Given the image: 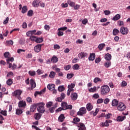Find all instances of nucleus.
<instances>
[{"instance_id": "nucleus-1", "label": "nucleus", "mask_w": 130, "mask_h": 130, "mask_svg": "<svg viewBox=\"0 0 130 130\" xmlns=\"http://www.w3.org/2000/svg\"><path fill=\"white\" fill-rule=\"evenodd\" d=\"M110 92V88L107 85H103L101 87V93L102 95H107Z\"/></svg>"}, {"instance_id": "nucleus-2", "label": "nucleus", "mask_w": 130, "mask_h": 130, "mask_svg": "<svg viewBox=\"0 0 130 130\" xmlns=\"http://www.w3.org/2000/svg\"><path fill=\"white\" fill-rule=\"evenodd\" d=\"M38 107L37 108V110L38 112H40V113H44L45 112V109H44V105H45V104L44 103H38Z\"/></svg>"}, {"instance_id": "nucleus-3", "label": "nucleus", "mask_w": 130, "mask_h": 130, "mask_svg": "<svg viewBox=\"0 0 130 130\" xmlns=\"http://www.w3.org/2000/svg\"><path fill=\"white\" fill-rule=\"evenodd\" d=\"M22 90L20 89L16 90L13 93V96L16 97L19 100H20V99H21V94H22Z\"/></svg>"}, {"instance_id": "nucleus-4", "label": "nucleus", "mask_w": 130, "mask_h": 130, "mask_svg": "<svg viewBox=\"0 0 130 130\" xmlns=\"http://www.w3.org/2000/svg\"><path fill=\"white\" fill-rule=\"evenodd\" d=\"M117 108L119 111H123L125 110V105H124V104L123 103H119L117 106Z\"/></svg>"}, {"instance_id": "nucleus-5", "label": "nucleus", "mask_w": 130, "mask_h": 130, "mask_svg": "<svg viewBox=\"0 0 130 130\" xmlns=\"http://www.w3.org/2000/svg\"><path fill=\"white\" fill-rule=\"evenodd\" d=\"M87 113V110H86L85 107H81L79 109V111L77 112V115H80L81 116H83L84 114H86Z\"/></svg>"}, {"instance_id": "nucleus-6", "label": "nucleus", "mask_w": 130, "mask_h": 130, "mask_svg": "<svg viewBox=\"0 0 130 130\" xmlns=\"http://www.w3.org/2000/svg\"><path fill=\"white\" fill-rule=\"evenodd\" d=\"M74 88H75V84L74 83H71V85H68V96H70L71 92H74Z\"/></svg>"}, {"instance_id": "nucleus-7", "label": "nucleus", "mask_w": 130, "mask_h": 130, "mask_svg": "<svg viewBox=\"0 0 130 130\" xmlns=\"http://www.w3.org/2000/svg\"><path fill=\"white\" fill-rule=\"evenodd\" d=\"M120 32L122 35H127L128 34V28L122 26L120 29Z\"/></svg>"}, {"instance_id": "nucleus-8", "label": "nucleus", "mask_w": 130, "mask_h": 130, "mask_svg": "<svg viewBox=\"0 0 130 130\" xmlns=\"http://www.w3.org/2000/svg\"><path fill=\"white\" fill-rule=\"evenodd\" d=\"M42 47V44H38L34 47V51L35 52H40L41 51V47Z\"/></svg>"}, {"instance_id": "nucleus-9", "label": "nucleus", "mask_w": 130, "mask_h": 130, "mask_svg": "<svg viewBox=\"0 0 130 130\" xmlns=\"http://www.w3.org/2000/svg\"><path fill=\"white\" fill-rule=\"evenodd\" d=\"M72 100L73 101H76L78 99V94L76 92L72 93L71 95Z\"/></svg>"}, {"instance_id": "nucleus-10", "label": "nucleus", "mask_w": 130, "mask_h": 130, "mask_svg": "<svg viewBox=\"0 0 130 130\" xmlns=\"http://www.w3.org/2000/svg\"><path fill=\"white\" fill-rule=\"evenodd\" d=\"M38 106V103L34 104L30 106V109L31 112H34V111H35V110L36 109V108H37Z\"/></svg>"}, {"instance_id": "nucleus-11", "label": "nucleus", "mask_w": 130, "mask_h": 130, "mask_svg": "<svg viewBox=\"0 0 130 130\" xmlns=\"http://www.w3.org/2000/svg\"><path fill=\"white\" fill-rule=\"evenodd\" d=\"M30 84L31 89H34V88L36 87V83L33 79H30Z\"/></svg>"}, {"instance_id": "nucleus-12", "label": "nucleus", "mask_w": 130, "mask_h": 130, "mask_svg": "<svg viewBox=\"0 0 130 130\" xmlns=\"http://www.w3.org/2000/svg\"><path fill=\"white\" fill-rule=\"evenodd\" d=\"M41 116H42V114L39 113H37L35 114L34 118L36 120H39V119L41 118Z\"/></svg>"}, {"instance_id": "nucleus-13", "label": "nucleus", "mask_w": 130, "mask_h": 130, "mask_svg": "<svg viewBox=\"0 0 130 130\" xmlns=\"http://www.w3.org/2000/svg\"><path fill=\"white\" fill-rule=\"evenodd\" d=\"M47 88L50 91H53L55 89V85L49 84L47 86Z\"/></svg>"}, {"instance_id": "nucleus-14", "label": "nucleus", "mask_w": 130, "mask_h": 130, "mask_svg": "<svg viewBox=\"0 0 130 130\" xmlns=\"http://www.w3.org/2000/svg\"><path fill=\"white\" fill-rule=\"evenodd\" d=\"M79 130H86V127H85V125L83 123H80L78 125Z\"/></svg>"}, {"instance_id": "nucleus-15", "label": "nucleus", "mask_w": 130, "mask_h": 130, "mask_svg": "<svg viewBox=\"0 0 130 130\" xmlns=\"http://www.w3.org/2000/svg\"><path fill=\"white\" fill-rule=\"evenodd\" d=\"M26 102L24 101H20L18 103V107H26Z\"/></svg>"}, {"instance_id": "nucleus-16", "label": "nucleus", "mask_w": 130, "mask_h": 130, "mask_svg": "<svg viewBox=\"0 0 130 130\" xmlns=\"http://www.w3.org/2000/svg\"><path fill=\"white\" fill-rule=\"evenodd\" d=\"M86 109L88 111H91L93 109V106H92L91 103H88L86 105Z\"/></svg>"}, {"instance_id": "nucleus-17", "label": "nucleus", "mask_w": 130, "mask_h": 130, "mask_svg": "<svg viewBox=\"0 0 130 130\" xmlns=\"http://www.w3.org/2000/svg\"><path fill=\"white\" fill-rule=\"evenodd\" d=\"M96 57L95 55V53H90L89 57H88V59L90 61H93V60H94V59H95V58Z\"/></svg>"}, {"instance_id": "nucleus-18", "label": "nucleus", "mask_w": 130, "mask_h": 130, "mask_svg": "<svg viewBox=\"0 0 130 130\" xmlns=\"http://www.w3.org/2000/svg\"><path fill=\"white\" fill-rule=\"evenodd\" d=\"M118 104V101H117V100L114 99L112 102V106L115 107H116V106L117 107Z\"/></svg>"}, {"instance_id": "nucleus-19", "label": "nucleus", "mask_w": 130, "mask_h": 130, "mask_svg": "<svg viewBox=\"0 0 130 130\" xmlns=\"http://www.w3.org/2000/svg\"><path fill=\"white\" fill-rule=\"evenodd\" d=\"M51 61H52V62H53L54 63H56V62H57V61H58V58H57V57H56L55 56H53L51 58Z\"/></svg>"}, {"instance_id": "nucleus-20", "label": "nucleus", "mask_w": 130, "mask_h": 130, "mask_svg": "<svg viewBox=\"0 0 130 130\" xmlns=\"http://www.w3.org/2000/svg\"><path fill=\"white\" fill-rule=\"evenodd\" d=\"M86 56H87V53L84 52H81L78 54V57H79V58H84L86 57Z\"/></svg>"}, {"instance_id": "nucleus-21", "label": "nucleus", "mask_w": 130, "mask_h": 130, "mask_svg": "<svg viewBox=\"0 0 130 130\" xmlns=\"http://www.w3.org/2000/svg\"><path fill=\"white\" fill-rule=\"evenodd\" d=\"M39 1L38 0H35L32 2V6L33 7H35V8H38V7L39 6Z\"/></svg>"}, {"instance_id": "nucleus-22", "label": "nucleus", "mask_w": 130, "mask_h": 130, "mask_svg": "<svg viewBox=\"0 0 130 130\" xmlns=\"http://www.w3.org/2000/svg\"><path fill=\"white\" fill-rule=\"evenodd\" d=\"M64 118H66V117H64V115L61 114L58 117V120L59 121H60V122H62V121L64 120Z\"/></svg>"}, {"instance_id": "nucleus-23", "label": "nucleus", "mask_w": 130, "mask_h": 130, "mask_svg": "<svg viewBox=\"0 0 130 130\" xmlns=\"http://www.w3.org/2000/svg\"><path fill=\"white\" fill-rule=\"evenodd\" d=\"M125 118V116H119L117 118V121H123V120H124Z\"/></svg>"}, {"instance_id": "nucleus-24", "label": "nucleus", "mask_w": 130, "mask_h": 130, "mask_svg": "<svg viewBox=\"0 0 130 130\" xmlns=\"http://www.w3.org/2000/svg\"><path fill=\"white\" fill-rule=\"evenodd\" d=\"M100 126H102L103 127H104V126H109V124H108L107 120H106L105 122H102L100 124Z\"/></svg>"}, {"instance_id": "nucleus-25", "label": "nucleus", "mask_w": 130, "mask_h": 130, "mask_svg": "<svg viewBox=\"0 0 130 130\" xmlns=\"http://www.w3.org/2000/svg\"><path fill=\"white\" fill-rule=\"evenodd\" d=\"M61 107L63 108V110H67L68 107V103L63 102L61 103Z\"/></svg>"}, {"instance_id": "nucleus-26", "label": "nucleus", "mask_w": 130, "mask_h": 130, "mask_svg": "<svg viewBox=\"0 0 130 130\" xmlns=\"http://www.w3.org/2000/svg\"><path fill=\"white\" fill-rule=\"evenodd\" d=\"M105 58L106 60H110V59H111V55L109 53H107L105 55Z\"/></svg>"}, {"instance_id": "nucleus-27", "label": "nucleus", "mask_w": 130, "mask_h": 130, "mask_svg": "<svg viewBox=\"0 0 130 130\" xmlns=\"http://www.w3.org/2000/svg\"><path fill=\"white\" fill-rule=\"evenodd\" d=\"M120 14H117L112 19L113 21H117V20H119L120 19Z\"/></svg>"}, {"instance_id": "nucleus-28", "label": "nucleus", "mask_w": 130, "mask_h": 130, "mask_svg": "<svg viewBox=\"0 0 130 130\" xmlns=\"http://www.w3.org/2000/svg\"><path fill=\"white\" fill-rule=\"evenodd\" d=\"M28 11V8H27V6H24L22 7V9L21 11V13L22 14H25V13H27V11Z\"/></svg>"}, {"instance_id": "nucleus-29", "label": "nucleus", "mask_w": 130, "mask_h": 130, "mask_svg": "<svg viewBox=\"0 0 130 130\" xmlns=\"http://www.w3.org/2000/svg\"><path fill=\"white\" fill-rule=\"evenodd\" d=\"M56 73L55 72L53 71H51L49 75V78H51V79L54 78V77H55Z\"/></svg>"}, {"instance_id": "nucleus-30", "label": "nucleus", "mask_w": 130, "mask_h": 130, "mask_svg": "<svg viewBox=\"0 0 130 130\" xmlns=\"http://www.w3.org/2000/svg\"><path fill=\"white\" fill-rule=\"evenodd\" d=\"M56 107H57V104H55L54 107H52L49 109L50 112H51V113H53V112L54 111V109H55Z\"/></svg>"}, {"instance_id": "nucleus-31", "label": "nucleus", "mask_w": 130, "mask_h": 130, "mask_svg": "<svg viewBox=\"0 0 130 130\" xmlns=\"http://www.w3.org/2000/svg\"><path fill=\"white\" fill-rule=\"evenodd\" d=\"M36 42V43H41V42H43V38H37Z\"/></svg>"}, {"instance_id": "nucleus-32", "label": "nucleus", "mask_w": 130, "mask_h": 130, "mask_svg": "<svg viewBox=\"0 0 130 130\" xmlns=\"http://www.w3.org/2000/svg\"><path fill=\"white\" fill-rule=\"evenodd\" d=\"M111 66V62L110 61H108L107 62H106L104 64V66L105 68H108L109 67Z\"/></svg>"}, {"instance_id": "nucleus-33", "label": "nucleus", "mask_w": 130, "mask_h": 130, "mask_svg": "<svg viewBox=\"0 0 130 130\" xmlns=\"http://www.w3.org/2000/svg\"><path fill=\"white\" fill-rule=\"evenodd\" d=\"M94 83H97L98 82H102V79H100L99 77H96L93 80Z\"/></svg>"}, {"instance_id": "nucleus-34", "label": "nucleus", "mask_w": 130, "mask_h": 130, "mask_svg": "<svg viewBox=\"0 0 130 130\" xmlns=\"http://www.w3.org/2000/svg\"><path fill=\"white\" fill-rule=\"evenodd\" d=\"M68 4L70 6V7H75V5H76V3L74 2H72L71 1H68Z\"/></svg>"}, {"instance_id": "nucleus-35", "label": "nucleus", "mask_w": 130, "mask_h": 130, "mask_svg": "<svg viewBox=\"0 0 130 130\" xmlns=\"http://www.w3.org/2000/svg\"><path fill=\"white\" fill-rule=\"evenodd\" d=\"M119 33V30L116 28H115L113 30V35H114L115 36L117 35Z\"/></svg>"}, {"instance_id": "nucleus-36", "label": "nucleus", "mask_w": 130, "mask_h": 130, "mask_svg": "<svg viewBox=\"0 0 130 130\" xmlns=\"http://www.w3.org/2000/svg\"><path fill=\"white\" fill-rule=\"evenodd\" d=\"M16 113L17 115H20L23 113V111L22 110L17 109L16 110Z\"/></svg>"}, {"instance_id": "nucleus-37", "label": "nucleus", "mask_w": 130, "mask_h": 130, "mask_svg": "<svg viewBox=\"0 0 130 130\" xmlns=\"http://www.w3.org/2000/svg\"><path fill=\"white\" fill-rule=\"evenodd\" d=\"M4 57L6 58H10L11 57V55H10V52H6L4 53Z\"/></svg>"}, {"instance_id": "nucleus-38", "label": "nucleus", "mask_w": 130, "mask_h": 130, "mask_svg": "<svg viewBox=\"0 0 130 130\" xmlns=\"http://www.w3.org/2000/svg\"><path fill=\"white\" fill-rule=\"evenodd\" d=\"M37 39V37L32 36V35L30 36V39L31 41H35V42H36Z\"/></svg>"}, {"instance_id": "nucleus-39", "label": "nucleus", "mask_w": 130, "mask_h": 130, "mask_svg": "<svg viewBox=\"0 0 130 130\" xmlns=\"http://www.w3.org/2000/svg\"><path fill=\"white\" fill-rule=\"evenodd\" d=\"M105 46V44H101L99 45L98 48L100 50H102L104 47Z\"/></svg>"}, {"instance_id": "nucleus-40", "label": "nucleus", "mask_w": 130, "mask_h": 130, "mask_svg": "<svg viewBox=\"0 0 130 130\" xmlns=\"http://www.w3.org/2000/svg\"><path fill=\"white\" fill-rule=\"evenodd\" d=\"M80 121V118L76 117L73 119V121H72L73 123H77V122H79Z\"/></svg>"}, {"instance_id": "nucleus-41", "label": "nucleus", "mask_w": 130, "mask_h": 130, "mask_svg": "<svg viewBox=\"0 0 130 130\" xmlns=\"http://www.w3.org/2000/svg\"><path fill=\"white\" fill-rule=\"evenodd\" d=\"M73 69L75 70H79V68H80V66L78 64H75L73 66Z\"/></svg>"}, {"instance_id": "nucleus-42", "label": "nucleus", "mask_w": 130, "mask_h": 130, "mask_svg": "<svg viewBox=\"0 0 130 130\" xmlns=\"http://www.w3.org/2000/svg\"><path fill=\"white\" fill-rule=\"evenodd\" d=\"M53 104V103L52 102H49L46 104V107H47V108H50V107H51Z\"/></svg>"}, {"instance_id": "nucleus-43", "label": "nucleus", "mask_w": 130, "mask_h": 130, "mask_svg": "<svg viewBox=\"0 0 130 130\" xmlns=\"http://www.w3.org/2000/svg\"><path fill=\"white\" fill-rule=\"evenodd\" d=\"M58 90L59 92H62V91H64V87H63V85L59 86L58 88Z\"/></svg>"}, {"instance_id": "nucleus-44", "label": "nucleus", "mask_w": 130, "mask_h": 130, "mask_svg": "<svg viewBox=\"0 0 130 130\" xmlns=\"http://www.w3.org/2000/svg\"><path fill=\"white\" fill-rule=\"evenodd\" d=\"M7 84L8 85V86H11L12 84H13V80L12 79H9L7 81Z\"/></svg>"}, {"instance_id": "nucleus-45", "label": "nucleus", "mask_w": 130, "mask_h": 130, "mask_svg": "<svg viewBox=\"0 0 130 130\" xmlns=\"http://www.w3.org/2000/svg\"><path fill=\"white\" fill-rule=\"evenodd\" d=\"M28 74L29 76H34L36 75V72L35 71H29Z\"/></svg>"}, {"instance_id": "nucleus-46", "label": "nucleus", "mask_w": 130, "mask_h": 130, "mask_svg": "<svg viewBox=\"0 0 130 130\" xmlns=\"http://www.w3.org/2000/svg\"><path fill=\"white\" fill-rule=\"evenodd\" d=\"M67 29H68V27L67 26L60 27L58 29V31H65V30H67Z\"/></svg>"}, {"instance_id": "nucleus-47", "label": "nucleus", "mask_w": 130, "mask_h": 130, "mask_svg": "<svg viewBox=\"0 0 130 130\" xmlns=\"http://www.w3.org/2000/svg\"><path fill=\"white\" fill-rule=\"evenodd\" d=\"M10 61H14V57L8 58V59H7V63H10Z\"/></svg>"}, {"instance_id": "nucleus-48", "label": "nucleus", "mask_w": 130, "mask_h": 130, "mask_svg": "<svg viewBox=\"0 0 130 130\" xmlns=\"http://www.w3.org/2000/svg\"><path fill=\"white\" fill-rule=\"evenodd\" d=\"M27 16L28 17H32L33 16V11L32 10H29L27 12Z\"/></svg>"}, {"instance_id": "nucleus-49", "label": "nucleus", "mask_w": 130, "mask_h": 130, "mask_svg": "<svg viewBox=\"0 0 130 130\" xmlns=\"http://www.w3.org/2000/svg\"><path fill=\"white\" fill-rule=\"evenodd\" d=\"M0 113H1V114H3V115H4V116H7L6 111L2 110L0 109Z\"/></svg>"}, {"instance_id": "nucleus-50", "label": "nucleus", "mask_w": 130, "mask_h": 130, "mask_svg": "<svg viewBox=\"0 0 130 130\" xmlns=\"http://www.w3.org/2000/svg\"><path fill=\"white\" fill-rule=\"evenodd\" d=\"M74 77V74H68L67 78V79H72Z\"/></svg>"}, {"instance_id": "nucleus-51", "label": "nucleus", "mask_w": 130, "mask_h": 130, "mask_svg": "<svg viewBox=\"0 0 130 130\" xmlns=\"http://www.w3.org/2000/svg\"><path fill=\"white\" fill-rule=\"evenodd\" d=\"M100 109L99 108H97L95 109V112L93 113V116H96L97 114H98V112H99Z\"/></svg>"}, {"instance_id": "nucleus-52", "label": "nucleus", "mask_w": 130, "mask_h": 130, "mask_svg": "<svg viewBox=\"0 0 130 130\" xmlns=\"http://www.w3.org/2000/svg\"><path fill=\"white\" fill-rule=\"evenodd\" d=\"M71 65H68L66 66H64V69L65 70V71H69V70H70V69H71Z\"/></svg>"}, {"instance_id": "nucleus-53", "label": "nucleus", "mask_w": 130, "mask_h": 130, "mask_svg": "<svg viewBox=\"0 0 130 130\" xmlns=\"http://www.w3.org/2000/svg\"><path fill=\"white\" fill-rule=\"evenodd\" d=\"M109 101H110V100L108 98H106L104 101V103L105 104H108L109 103Z\"/></svg>"}, {"instance_id": "nucleus-54", "label": "nucleus", "mask_w": 130, "mask_h": 130, "mask_svg": "<svg viewBox=\"0 0 130 130\" xmlns=\"http://www.w3.org/2000/svg\"><path fill=\"white\" fill-rule=\"evenodd\" d=\"M126 85H127V83L125 81H123L121 84V86L122 87H125V86H126Z\"/></svg>"}, {"instance_id": "nucleus-55", "label": "nucleus", "mask_w": 130, "mask_h": 130, "mask_svg": "<svg viewBox=\"0 0 130 130\" xmlns=\"http://www.w3.org/2000/svg\"><path fill=\"white\" fill-rule=\"evenodd\" d=\"M89 92H95L96 91V86L93 87V88H90L89 89Z\"/></svg>"}, {"instance_id": "nucleus-56", "label": "nucleus", "mask_w": 130, "mask_h": 130, "mask_svg": "<svg viewBox=\"0 0 130 130\" xmlns=\"http://www.w3.org/2000/svg\"><path fill=\"white\" fill-rule=\"evenodd\" d=\"M44 29H45L47 31H49L50 29V26L48 25H45L44 26Z\"/></svg>"}, {"instance_id": "nucleus-57", "label": "nucleus", "mask_w": 130, "mask_h": 130, "mask_svg": "<svg viewBox=\"0 0 130 130\" xmlns=\"http://www.w3.org/2000/svg\"><path fill=\"white\" fill-rule=\"evenodd\" d=\"M101 103H103V99H99L97 101V104H100Z\"/></svg>"}, {"instance_id": "nucleus-58", "label": "nucleus", "mask_w": 130, "mask_h": 130, "mask_svg": "<svg viewBox=\"0 0 130 130\" xmlns=\"http://www.w3.org/2000/svg\"><path fill=\"white\" fill-rule=\"evenodd\" d=\"M9 17H7L6 20H4L3 24H4V25H6L7 24H8V23H9Z\"/></svg>"}, {"instance_id": "nucleus-59", "label": "nucleus", "mask_w": 130, "mask_h": 130, "mask_svg": "<svg viewBox=\"0 0 130 130\" xmlns=\"http://www.w3.org/2000/svg\"><path fill=\"white\" fill-rule=\"evenodd\" d=\"M22 27L23 29H26V28H27V23L24 22L22 23Z\"/></svg>"}, {"instance_id": "nucleus-60", "label": "nucleus", "mask_w": 130, "mask_h": 130, "mask_svg": "<svg viewBox=\"0 0 130 130\" xmlns=\"http://www.w3.org/2000/svg\"><path fill=\"white\" fill-rule=\"evenodd\" d=\"M69 4L68 3H62L61 6L62 8H68Z\"/></svg>"}, {"instance_id": "nucleus-61", "label": "nucleus", "mask_w": 130, "mask_h": 130, "mask_svg": "<svg viewBox=\"0 0 130 130\" xmlns=\"http://www.w3.org/2000/svg\"><path fill=\"white\" fill-rule=\"evenodd\" d=\"M25 50L22 49H18L17 50V53H21V52H25Z\"/></svg>"}, {"instance_id": "nucleus-62", "label": "nucleus", "mask_w": 130, "mask_h": 130, "mask_svg": "<svg viewBox=\"0 0 130 130\" xmlns=\"http://www.w3.org/2000/svg\"><path fill=\"white\" fill-rule=\"evenodd\" d=\"M58 36H63V32L61 31L60 30H58V32H57Z\"/></svg>"}, {"instance_id": "nucleus-63", "label": "nucleus", "mask_w": 130, "mask_h": 130, "mask_svg": "<svg viewBox=\"0 0 130 130\" xmlns=\"http://www.w3.org/2000/svg\"><path fill=\"white\" fill-rule=\"evenodd\" d=\"M37 73L38 75H42V74H43V72H42V70L39 69L37 71Z\"/></svg>"}, {"instance_id": "nucleus-64", "label": "nucleus", "mask_w": 130, "mask_h": 130, "mask_svg": "<svg viewBox=\"0 0 130 130\" xmlns=\"http://www.w3.org/2000/svg\"><path fill=\"white\" fill-rule=\"evenodd\" d=\"M80 5H76V6L74 5V10H79L80 9Z\"/></svg>"}]
</instances>
